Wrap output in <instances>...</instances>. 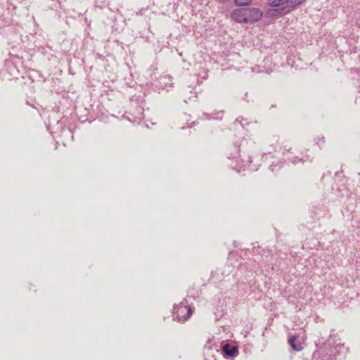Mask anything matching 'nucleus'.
Here are the masks:
<instances>
[{
	"label": "nucleus",
	"instance_id": "1",
	"mask_svg": "<svg viewBox=\"0 0 360 360\" xmlns=\"http://www.w3.org/2000/svg\"><path fill=\"white\" fill-rule=\"evenodd\" d=\"M231 15L239 23H255L262 18L263 13L259 8H240L234 9Z\"/></svg>",
	"mask_w": 360,
	"mask_h": 360
},
{
	"label": "nucleus",
	"instance_id": "2",
	"mask_svg": "<svg viewBox=\"0 0 360 360\" xmlns=\"http://www.w3.org/2000/svg\"><path fill=\"white\" fill-rule=\"evenodd\" d=\"M232 148L235 151L230 153L229 158H240L245 166H248L252 162L251 155L252 146L247 139H241L239 142H236L229 149L231 150Z\"/></svg>",
	"mask_w": 360,
	"mask_h": 360
},
{
	"label": "nucleus",
	"instance_id": "3",
	"mask_svg": "<svg viewBox=\"0 0 360 360\" xmlns=\"http://www.w3.org/2000/svg\"><path fill=\"white\" fill-rule=\"evenodd\" d=\"M192 314V309L186 302H181L174 307L173 317L180 322L188 320Z\"/></svg>",
	"mask_w": 360,
	"mask_h": 360
},
{
	"label": "nucleus",
	"instance_id": "4",
	"mask_svg": "<svg viewBox=\"0 0 360 360\" xmlns=\"http://www.w3.org/2000/svg\"><path fill=\"white\" fill-rule=\"evenodd\" d=\"M333 348L330 344H325V345L320 348L313 354L314 360H332L333 358Z\"/></svg>",
	"mask_w": 360,
	"mask_h": 360
},
{
	"label": "nucleus",
	"instance_id": "5",
	"mask_svg": "<svg viewBox=\"0 0 360 360\" xmlns=\"http://www.w3.org/2000/svg\"><path fill=\"white\" fill-rule=\"evenodd\" d=\"M285 166V161L283 160H279L276 162H274L269 166V169L274 174H278L284 170Z\"/></svg>",
	"mask_w": 360,
	"mask_h": 360
},
{
	"label": "nucleus",
	"instance_id": "6",
	"mask_svg": "<svg viewBox=\"0 0 360 360\" xmlns=\"http://www.w3.org/2000/svg\"><path fill=\"white\" fill-rule=\"evenodd\" d=\"M223 352L228 356H235L238 354V347L236 346H231L229 344H225L222 349Z\"/></svg>",
	"mask_w": 360,
	"mask_h": 360
},
{
	"label": "nucleus",
	"instance_id": "7",
	"mask_svg": "<svg viewBox=\"0 0 360 360\" xmlns=\"http://www.w3.org/2000/svg\"><path fill=\"white\" fill-rule=\"evenodd\" d=\"M160 86L164 89L172 86V77L170 76L161 77L159 80Z\"/></svg>",
	"mask_w": 360,
	"mask_h": 360
},
{
	"label": "nucleus",
	"instance_id": "8",
	"mask_svg": "<svg viewBox=\"0 0 360 360\" xmlns=\"http://www.w3.org/2000/svg\"><path fill=\"white\" fill-rule=\"evenodd\" d=\"M215 353H218V350H214L208 348L205 352V360H217Z\"/></svg>",
	"mask_w": 360,
	"mask_h": 360
},
{
	"label": "nucleus",
	"instance_id": "9",
	"mask_svg": "<svg viewBox=\"0 0 360 360\" xmlns=\"http://www.w3.org/2000/svg\"><path fill=\"white\" fill-rule=\"evenodd\" d=\"M297 340L296 336H290L288 339V344L290 345L292 349L295 351L301 350L302 347L300 345H296L295 341Z\"/></svg>",
	"mask_w": 360,
	"mask_h": 360
},
{
	"label": "nucleus",
	"instance_id": "10",
	"mask_svg": "<svg viewBox=\"0 0 360 360\" xmlns=\"http://www.w3.org/2000/svg\"><path fill=\"white\" fill-rule=\"evenodd\" d=\"M287 0H269V5L272 7H278L287 4Z\"/></svg>",
	"mask_w": 360,
	"mask_h": 360
},
{
	"label": "nucleus",
	"instance_id": "11",
	"mask_svg": "<svg viewBox=\"0 0 360 360\" xmlns=\"http://www.w3.org/2000/svg\"><path fill=\"white\" fill-rule=\"evenodd\" d=\"M309 160V155H304L302 157L296 156L292 158V162L294 164H297L298 162H304Z\"/></svg>",
	"mask_w": 360,
	"mask_h": 360
},
{
	"label": "nucleus",
	"instance_id": "12",
	"mask_svg": "<svg viewBox=\"0 0 360 360\" xmlns=\"http://www.w3.org/2000/svg\"><path fill=\"white\" fill-rule=\"evenodd\" d=\"M278 13L279 14H283L285 13V8H280L276 9H271L269 11V14L270 15H275L276 13Z\"/></svg>",
	"mask_w": 360,
	"mask_h": 360
},
{
	"label": "nucleus",
	"instance_id": "13",
	"mask_svg": "<svg viewBox=\"0 0 360 360\" xmlns=\"http://www.w3.org/2000/svg\"><path fill=\"white\" fill-rule=\"evenodd\" d=\"M252 1V0H235L236 4L239 6L249 5Z\"/></svg>",
	"mask_w": 360,
	"mask_h": 360
},
{
	"label": "nucleus",
	"instance_id": "14",
	"mask_svg": "<svg viewBox=\"0 0 360 360\" xmlns=\"http://www.w3.org/2000/svg\"><path fill=\"white\" fill-rule=\"evenodd\" d=\"M287 5L290 7H295L301 4V3L298 0H287Z\"/></svg>",
	"mask_w": 360,
	"mask_h": 360
},
{
	"label": "nucleus",
	"instance_id": "15",
	"mask_svg": "<svg viewBox=\"0 0 360 360\" xmlns=\"http://www.w3.org/2000/svg\"><path fill=\"white\" fill-rule=\"evenodd\" d=\"M325 142V139L323 136L317 137L316 143L317 144H323Z\"/></svg>",
	"mask_w": 360,
	"mask_h": 360
},
{
	"label": "nucleus",
	"instance_id": "16",
	"mask_svg": "<svg viewBox=\"0 0 360 360\" xmlns=\"http://www.w3.org/2000/svg\"><path fill=\"white\" fill-rule=\"evenodd\" d=\"M301 4L304 1V0H298Z\"/></svg>",
	"mask_w": 360,
	"mask_h": 360
}]
</instances>
